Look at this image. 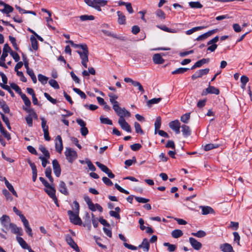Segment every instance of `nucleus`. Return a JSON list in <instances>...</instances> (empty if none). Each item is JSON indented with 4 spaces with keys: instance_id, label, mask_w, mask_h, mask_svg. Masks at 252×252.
Instances as JSON below:
<instances>
[{
    "instance_id": "obj_1",
    "label": "nucleus",
    "mask_w": 252,
    "mask_h": 252,
    "mask_svg": "<svg viewBox=\"0 0 252 252\" xmlns=\"http://www.w3.org/2000/svg\"><path fill=\"white\" fill-rule=\"evenodd\" d=\"M64 154L67 160L70 163H72L77 158V153L70 148H66Z\"/></svg>"
},
{
    "instance_id": "obj_2",
    "label": "nucleus",
    "mask_w": 252,
    "mask_h": 252,
    "mask_svg": "<svg viewBox=\"0 0 252 252\" xmlns=\"http://www.w3.org/2000/svg\"><path fill=\"white\" fill-rule=\"evenodd\" d=\"M114 110L117 115L119 117V120L125 119V117H130V113L126 110L125 108H121L119 106L114 108Z\"/></svg>"
},
{
    "instance_id": "obj_3",
    "label": "nucleus",
    "mask_w": 252,
    "mask_h": 252,
    "mask_svg": "<svg viewBox=\"0 0 252 252\" xmlns=\"http://www.w3.org/2000/svg\"><path fill=\"white\" fill-rule=\"evenodd\" d=\"M67 214L69 216L70 221L75 225H81L82 220L79 217V213L73 212L71 210L67 211Z\"/></svg>"
},
{
    "instance_id": "obj_4",
    "label": "nucleus",
    "mask_w": 252,
    "mask_h": 252,
    "mask_svg": "<svg viewBox=\"0 0 252 252\" xmlns=\"http://www.w3.org/2000/svg\"><path fill=\"white\" fill-rule=\"evenodd\" d=\"M82 51H77L81 59V61L88 62L89 50L87 45L86 44H84V45L82 46Z\"/></svg>"
},
{
    "instance_id": "obj_5",
    "label": "nucleus",
    "mask_w": 252,
    "mask_h": 252,
    "mask_svg": "<svg viewBox=\"0 0 252 252\" xmlns=\"http://www.w3.org/2000/svg\"><path fill=\"white\" fill-rule=\"evenodd\" d=\"M47 189H45V191L48 194V195L53 199L55 203L57 206H59L58 202V199L55 195L56 189L52 186L50 185L49 187H46Z\"/></svg>"
},
{
    "instance_id": "obj_6",
    "label": "nucleus",
    "mask_w": 252,
    "mask_h": 252,
    "mask_svg": "<svg viewBox=\"0 0 252 252\" xmlns=\"http://www.w3.org/2000/svg\"><path fill=\"white\" fill-rule=\"evenodd\" d=\"M0 221L3 227L6 229L8 230V227L12 223L10 222V219L9 216L4 215L0 218Z\"/></svg>"
},
{
    "instance_id": "obj_7",
    "label": "nucleus",
    "mask_w": 252,
    "mask_h": 252,
    "mask_svg": "<svg viewBox=\"0 0 252 252\" xmlns=\"http://www.w3.org/2000/svg\"><path fill=\"white\" fill-rule=\"evenodd\" d=\"M169 126L171 129L174 130L177 134H179L180 132V128L181 124L178 120L171 121L169 123Z\"/></svg>"
},
{
    "instance_id": "obj_8",
    "label": "nucleus",
    "mask_w": 252,
    "mask_h": 252,
    "mask_svg": "<svg viewBox=\"0 0 252 252\" xmlns=\"http://www.w3.org/2000/svg\"><path fill=\"white\" fill-rule=\"evenodd\" d=\"M76 122L80 126H81V128L80 129L81 134L84 136H86L88 134L89 131L88 128L86 127V123L80 119H77Z\"/></svg>"
},
{
    "instance_id": "obj_9",
    "label": "nucleus",
    "mask_w": 252,
    "mask_h": 252,
    "mask_svg": "<svg viewBox=\"0 0 252 252\" xmlns=\"http://www.w3.org/2000/svg\"><path fill=\"white\" fill-rule=\"evenodd\" d=\"M56 151L61 153L63 149V141L60 135H58L55 140Z\"/></svg>"
},
{
    "instance_id": "obj_10",
    "label": "nucleus",
    "mask_w": 252,
    "mask_h": 252,
    "mask_svg": "<svg viewBox=\"0 0 252 252\" xmlns=\"http://www.w3.org/2000/svg\"><path fill=\"white\" fill-rule=\"evenodd\" d=\"M66 241L67 243L75 251H76L77 252H80L79 248L78 247L77 245L74 241V240L70 235H67L66 236Z\"/></svg>"
},
{
    "instance_id": "obj_11",
    "label": "nucleus",
    "mask_w": 252,
    "mask_h": 252,
    "mask_svg": "<svg viewBox=\"0 0 252 252\" xmlns=\"http://www.w3.org/2000/svg\"><path fill=\"white\" fill-rule=\"evenodd\" d=\"M118 124L123 130L126 131L127 132H131V127L125 119L119 120Z\"/></svg>"
},
{
    "instance_id": "obj_12",
    "label": "nucleus",
    "mask_w": 252,
    "mask_h": 252,
    "mask_svg": "<svg viewBox=\"0 0 252 252\" xmlns=\"http://www.w3.org/2000/svg\"><path fill=\"white\" fill-rule=\"evenodd\" d=\"M189 242L192 248L195 250L198 251L202 248V244L192 237L189 238Z\"/></svg>"
},
{
    "instance_id": "obj_13",
    "label": "nucleus",
    "mask_w": 252,
    "mask_h": 252,
    "mask_svg": "<svg viewBox=\"0 0 252 252\" xmlns=\"http://www.w3.org/2000/svg\"><path fill=\"white\" fill-rule=\"evenodd\" d=\"M8 229H10L11 231L14 234L20 236L22 235L23 230L22 228L17 227L14 223H12L10 224Z\"/></svg>"
},
{
    "instance_id": "obj_14",
    "label": "nucleus",
    "mask_w": 252,
    "mask_h": 252,
    "mask_svg": "<svg viewBox=\"0 0 252 252\" xmlns=\"http://www.w3.org/2000/svg\"><path fill=\"white\" fill-rule=\"evenodd\" d=\"M53 170L56 176L59 177L61 175V169L60 165L57 159H54L52 161Z\"/></svg>"
},
{
    "instance_id": "obj_15",
    "label": "nucleus",
    "mask_w": 252,
    "mask_h": 252,
    "mask_svg": "<svg viewBox=\"0 0 252 252\" xmlns=\"http://www.w3.org/2000/svg\"><path fill=\"white\" fill-rule=\"evenodd\" d=\"M217 31H218L217 29L210 31L202 35H199L196 39V40L197 41L203 40L206 39L207 38H208V37H209L210 36H211V35H212L213 34L216 33Z\"/></svg>"
},
{
    "instance_id": "obj_16",
    "label": "nucleus",
    "mask_w": 252,
    "mask_h": 252,
    "mask_svg": "<svg viewBox=\"0 0 252 252\" xmlns=\"http://www.w3.org/2000/svg\"><path fill=\"white\" fill-rule=\"evenodd\" d=\"M11 51V49L7 43H6L4 45V47L3 48V52L2 54L0 57V60L2 61H5V58L8 56V53Z\"/></svg>"
},
{
    "instance_id": "obj_17",
    "label": "nucleus",
    "mask_w": 252,
    "mask_h": 252,
    "mask_svg": "<svg viewBox=\"0 0 252 252\" xmlns=\"http://www.w3.org/2000/svg\"><path fill=\"white\" fill-rule=\"evenodd\" d=\"M220 91L217 88L214 86H209L206 90L205 91H203L202 94H219Z\"/></svg>"
},
{
    "instance_id": "obj_18",
    "label": "nucleus",
    "mask_w": 252,
    "mask_h": 252,
    "mask_svg": "<svg viewBox=\"0 0 252 252\" xmlns=\"http://www.w3.org/2000/svg\"><path fill=\"white\" fill-rule=\"evenodd\" d=\"M108 96L110 97V102L113 104V109H114V108H116L119 106V102L116 100L118 97L117 95L113 94H109Z\"/></svg>"
},
{
    "instance_id": "obj_19",
    "label": "nucleus",
    "mask_w": 252,
    "mask_h": 252,
    "mask_svg": "<svg viewBox=\"0 0 252 252\" xmlns=\"http://www.w3.org/2000/svg\"><path fill=\"white\" fill-rule=\"evenodd\" d=\"M59 190L62 193L65 195H68L69 194L66 185L63 181H60L59 183Z\"/></svg>"
},
{
    "instance_id": "obj_20",
    "label": "nucleus",
    "mask_w": 252,
    "mask_h": 252,
    "mask_svg": "<svg viewBox=\"0 0 252 252\" xmlns=\"http://www.w3.org/2000/svg\"><path fill=\"white\" fill-rule=\"evenodd\" d=\"M220 249L223 252H234L232 247L228 243H225L220 246Z\"/></svg>"
},
{
    "instance_id": "obj_21",
    "label": "nucleus",
    "mask_w": 252,
    "mask_h": 252,
    "mask_svg": "<svg viewBox=\"0 0 252 252\" xmlns=\"http://www.w3.org/2000/svg\"><path fill=\"white\" fill-rule=\"evenodd\" d=\"M139 248H142L145 252H148L150 248L149 242L147 238H144L140 245L138 246Z\"/></svg>"
},
{
    "instance_id": "obj_22",
    "label": "nucleus",
    "mask_w": 252,
    "mask_h": 252,
    "mask_svg": "<svg viewBox=\"0 0 252 252\" xmlns=\"http://www.w3.org/2000/svg\"><path fill=\"white\" fill-rule=\"evenodd\" d=\"M16 239L19 244L24 249H28L30 252V250H32L31 248L28 246L26 241L22 237H17Z\"/></svg>"
},
{
    "instance_id": "obj_23",
    "label": "nucleus",
    "mask_w": 252,
    "mask_h": 252,
    "mask_svg": "<svg viewBox=\"0 0 252 252\" xmlns=\"http://www.w3.org/2000/svg\"><path fill=\"white\" fill-rule=\"evenodd\" d=\"M22 222L25 227L26 232L29 234V236L32 237V230L30 226L28 220L26 218H24V219H23Z\"/></svg>"
},
{
    "instance_id": "obj_24",
    "label": "nucleus",
    "mask_w": 252,
    "mask_h": 252,
    "mask_svg": "<svg viewBox=\"0 0 252 252\" xmlns=\"http://www.w3.org/2000/svg\"><path fill=\"white\" fill-rule=\"evenodd\" d=\"M117 15L118 16V23L120 25H125L126 24V16L123 14V13L120 11H118L117 12Z\"/></svg>"
},
{
    "instance_id": "obj_25",
    "label": "nucleus",
    "mask_w": 252,
    "mask_h": 252,
    "mask_svg": "<svg viewBox=\"0 0 252 252\" xmlns=\"http://www.w3.org/2000/svg\"><path fill=\"white\" fill-rule=\"evenodd\" d=\"M153 60L156 64H162L164 60L162 58L159 54H155L153 55Z\"/></svg>"
},
{
    "instance_id": "obj_26",
    "label": "nucleus",
    "mask_w": 252,
    "mask_h": 252,
    "mask_svg": "<svg viewBox=\"0 0 252 252\" xmlns=\"http://www.w3.org/2000/svg\"><path fill=\"white\" fill-rule=\"evenodd\" d=\"M209 59H203L197 61L191 67V69H194L197 67H201L203 64L209 62Z\"/></svg>"
},
{
    "instance_id": "obj_27",
    "label": "nucleus",
    "mask_w": 252,
    "mask_h": 252,
    "mask_svg": "<svg viewBox=\"0 0 252 252\" xmlns=\"http://www.w3.org/2000/svg\"><path fill=\"white\" fill-rule=\"evenodd\" d=\"M200 208L202 209V214L204 215H206L209 214H213L214 213V210L211 207L209 206H200Z\"/></svg>"
},
{
    "instance_id": "obj_28",
    "label": "nucleus",
    "mask_w": 252,
    "mask_h": 252,
    "mask_svg": "<svg viewBox=\"0 0 252 252\" xmlns=\"http://www.w3.org/2000/svg\"><path fill=\"white\" fill-rule=\"evenodd\" d=\"M30 40L33 50H37L38 49V45L36 38L33 35H32L30 37Z\"/></svg>"
},
{
    "instance_id": "obj_29",
    "label": "nucleus",
    "mask_w": 252,
    "mask_h": 252,
    "mask_svg": "<svg viewBox=\"0 0 252 252\" xmlns=\"http://www.w3.org/2000/svg\"><path fill=\"white\" fill-rule=\"evenodd\" d=\"M93 7L95 6H104L107 3V0H93Z\"/></svg>"
},
{
    "instance_id": "obj_30",
    "label": "nucleus",
    "mask_w": 252,
    "mask_h": 252,
    "mask_svg": "<svg viewBox=\"0 0 252 252\" xmlns=\"http://www.w3.org/2000/svg\"><path fill=\"white\" fill-rule=\"evenodd\" d=\"M182 131L185 136H189L191 133L190 128L189 126L183 125L181 126Z\"/></svg>"
},
{
    "instance_id": "obj_31",
    "label": "nucleus",
    "mask_w": 252,
    "mask_h": 252,
    "mask_svg": "<svg viewBox=\"0 0 252 252\" xmlns=\"http://www.w3.org/2000/svg\"><path fill=\"white\" fill-rule=\"evenodd\" d=\"M189 5L192 8L200 9L203 7L202 4L199 1H190Z\"/></svg>"
},
{
    "instance_id": "obj_32",
    "label": "nucleus",
    "mask_w": 252,
    "mask_h": 252,
    "mask_svg": "<svg viewBox=\"0 0 252 252\" xmlns=\"http://www.w3.org/2000/svg\"><path fill=\"white\" fill-rule=\"evenodd\" d=\"M0 4H3L4 6V8L2 10V12L5 13H9L13 11V8L12 6L4 3V2L0 1Z\"/></svg>"
},
{
    "instance_id": "obj_33",
    "label": "nucleus",
    "mask_w": 252,
    "mask_h": 252,
    "mask_svg": "<svg viewBox=\"0 0 252 252\" xmlns=\"http://www.w3.org/2000/svg\"><path fill=\"white\" fill-rule=\"evenodd\" d=\"M183 235L182 230L180 229H175L172 231L171 233L172 236L174 238H178L181 237Z\"/></svg>"
},
{
    "instance_id": "obj_34",
    "label": "nucleus",
    "mask_w": 252,
    "mask_h": 252,
    "mask_svg": "<svg viewBox=\"0 0 252 252\" xmlns=\"http://www.w3.org/2000/svg\"><path fill=\"white\" fill-rule=\"evenodd\" d=\"M161 126V118L160 117H158L155 123V133H157V131L159 130Z\"/></svg>"
},
{
    "instance_id": "obj_35",
    "label": "nucleus",
    "mask_w": 252,
    "mask_h": 252,
    "mask_svg": "<svg viewBox=\"0 0 252 252\" xmlns=\"http://www.w3.org/2000/svg\"><path fill=\"white\" fill-rule=\"evenodd\" d=\"M205 28H206V27H204V26L196 27L193 28L191 29H190V30L186 31V33L188 35H190V34L193 33L194 32H195L198 30H201Z\"/></svg>"
},
{
    "instance_id": "obj_36",
    "label": "nucleus",
    "mask_w": 252,
    "mask_h": 252,
    "mask_svg": "<svg viewBox=\"0 0 252 252\" xmlns=\"http://www.w3.org/2000/svg\"><path fill=\"white\" fill-rule=\"evenodd\" d=\"M24 109L28 113H30L31 115L32 119H37V115L34 111V110L32 109H30L29 108H24Z\"/></svg>"
},
{
    "instance_id": "obj_37",
    "label": "nucleus",
    "mask_w": 252,
    "mask_h": 252,
    "mask_svg": "<svg viewBox=\"0 0 252 252\" xmlns=\"http://www.w3.org/2000/svg\"><path fill=\"white\" fill-rule=\"evenodd\" d=\"M189 69L188 68H184L181 67L176 69L174 71L172 72V74H183L186 71L189 70Z\"/></svg>"
},
{
    "instance_id": "obj_38",
    "label": "nucleus",
    "mask_w": 252,
    "mask_h": 252,
    "mask_svg": "<svg viewBox=\"0 0 252 252\" xmlns=\"http://www.w3.org/2000/svg\"><path fill=\"white\" fill-rule=\"evenodd\" d=\"M38 79L39 81L43 85L46 84L48 80V77L41 74L38 75Z\"/></svg>"
},
{
    "instance_id": "obj_39",
    "label": "nucleus",
    "mask_w": 252,
    "mask_h": 252,
    "mask_svg": "<svg viewBox=\"0 0 252 252\" xmlns=\"http://www.w3.org/2000/svg\"><path fill=\"white\" fill-rule=\"evenodd\" d=\"M134 87H137L138 88V90L139 92H140L141 93H144L145 91L143 89L142 85L138 81H134L133 82V83L132 84Z\"/></svg>"
},
{
    "instance_id": "obj_40",
    "label": "nucleus",
    "mask_w": 252,
    "mask_h": 252,
    "mask_svg": "<svg viewBox=\"0 0 252 252\" xmlns=\"http://www.w3.org/2000/svg\"><path fill=\"white\" fill-rule=\"evenodd\" d=\"M190 113H187L182 115L181 117V121L185 124L188 123L190 119Z\"/></svg>"
},
{
    "instance_id": "obj_41",
    "label": "nucleus",
    "mask_w": 252,
    "mask_h": 252,
    "mask_svg": "<svg viewBox=\"0 0 252 252\" xmlns=\"http://www.w3.org/2000/svg\"><path fill=\"white\" fill-rule=\"evenodd\" d=\"M161 100V98L160 97L151 99L147 102V105L149 107H151L152 104L158 103Z\"/></svg>"
},
{
    "instance_id": "obj_42",
    "label": "nucleus",
    "mask_w": 252,
    "mask_h": 252,
    "mask_svg": "<svg viewBox=\"0 0 252 252\" xmlns=\"http://www.w3.org/2000/svg\"><path fill=\"white\" fill-rule=\"evenodd\" d=\"M163 246L168 247V251L172 252L175 251L176 246L175 245L171 244L169 243L165 242L163 243Z\"/></svg>"
},
{
    "instance_id": "obj_43",
    "label": "nucleus",
    "mask_w": 252,
    "mask_h": 252,
    "mask_svg": "<svg viewBox=\"0 0 252 252\" xmlns=\"http://www.w3.org/2000/svg\"><path fill=\"white\" fill-rule=\"evenodd\" d=\"M102 32L106 36H110L113 38H117V39H121L120 37H119L118 35L113 33L111 32H109L108 31L102 30Z\"/></svg>"
},
{
    "instance_id": "obj_44",
    "label": "nucleus",
    "mask_w": 252,
    "mask_h": 252,
    "mask_svg": "<svg viewBox=\"0 0 252 252\" xmlns=\"http://www.w3.org/2000/svg\"><path fill=\"white\" fill-rule=\"evenodd\" d=\"M80 19L82 21L94 20V17L93 15H83L79 17Z\"/></svg>"
},
{
    "instance_id": "obj_45",
    "label": "nucleus",
    "mask_w": 252,
    "mask_h": 252,
    "mask_svg": "<svg viewBox=\"0 0 252 252\" xmlns=\"http://www.w3.org/2000/svg\"><path fill=\"white\" fill-rule=\"evenodd\" d=\"M191 235L198 238H202L205 237L206 234V232L203 230H199L197 232L192 233Z\"/></svg>"
},
{
    "instance_id": "obj_46",
    "label": "nucleus",
    "mask_w": 252,
    "mask_h": 252,
    "mask_svg": "<svg viewBox=\"0 0 252 252\" xmlns=\"http://www.w3.org/2000/svg\"><path fill=\"white\" fill-rule=\"evenodd\" d=\"M156 15L157 17L160 18L162 20H164L165 18V13L161 10V9H158L156 12Z\"/></svg>"
},
{
    "instance_id": "obj_47",
    "label": "nucleus",
    "mask_w": 252,
    "mask_h": 252,
    "mask_svg": "<svg viewBox=\"0 0 252 252\" xmlns=\"http://www.w3.org/2000/svg\"><path fill=\"white\" fill-rule=\"evenodd\" d=\"M100 122L103 124L109 125H112L113 124L111 120L107 118H104L102 116H101L100 117Z\"/></svg>"
},
{
    "instance_id": "obj_48",
    "label": "nucleus",
    "mask_w": 252,
    "mask_h": 252,
    "mask_svg": "<svg viewBox=\"0 0 252 252\" xmlns=\"http://www.w3.org/2000/svg\"><path fill=\"white\" fill-rule=\"evenodd\" d=\"M209 71V68H205L204 69L199 70L196 72L197 74L198 77L199 78V77H202L204 75H206V74H208Z\"/></svg>"
},
{
    "instance_id": "obj_49",
    "label": "nucleus",
    "mask_w": 252,
    "mask_h": 252,
    "mask_svg": "<svg viewBox=\"0 0 252 252\" xmlns=\"http://www.w3.org/2000/svg\"><path fill=\"white\" fill-rule=\"evenodd\" d=\"M96 165L104 172L106 173V172L108 171L109 168L105 165L101 163L98 161L95 162Z\"/></svg>"
},
{
    "instance_id": "obj_50",
    "label": "nucleus",
    "mask_w": 252,
    "mask_h": 252,
    "mask_svg": "<svg viewBox=\"0 0 252 252\" xmlns=\"http://www.w3.org/2000/svg\"><path fill=\"white\" fill-rule=\"evenodd\" d=\"M0 106L2 108L4 113H8L9 112V108L4 101H0Z\"/></svg>"
},
{
    "instance_id": "obj_51",
    "label": "nucleus",
    "mask_w": 252,
    "mask_h": 252,
    "mask_svg": "<svg viewBox=\"0 0 252 252\" xmlns=\"http://www.w3.org/2000/svg\"><path fill=\"white\" fill-rule=\"evenodd\" d=\"M39 150L44 154L45 157L47 158H49L50 154L48 151L46 149V148L45 147L41 146L39 147Z\"/></svg>"
},
{
    "instance_id": "obj_52",
    "label": "nucleus",
    "mask_w": 252,
    "mask_h": 252,
    "mask_svg": "<svg viewBox=\"0 0 252 252\" xmlns=\"http://www.w3.org/2000/svg\"><path fill=\"white\" fill-rule=\"evenodd\" d=\"M218 147H219V145H218V144H214L210 143V144H207L204 146V150L206 151H208L211 150L212 149L217 148Z\"/></svg>"
},
{
    "instance_id": "obj_53",
    "label": "nucleus",
    "mask_w": 252,
    "mask_h": 252,
    "mask_svg": "<svg viewBox=\"0 0 252 252\" xmlns=\"http://www.w3.org/2000/svg\"><path fill=\"white\" fill-rule=\"evenodd\" d=\"M8 38H9V40L11 42L14 49L18 51L19 50V48H18L17 44L16 43L15 38L12 36H10V35L9 36Z\"/></svg>"
},
{
    "instance_id": "obj_54",
    "label": "nucleus",
    "mask_w": 252,
    "mask_h": 252,
    "mask_svg": "<svg viewBox=\"0 0 252 252\" xmlns=\"http://www.w3.org/2000/svg\"><path fill=\"white\" fill-rule=\"evenodd\" d=\"M73 90L77 94H78L82 98L85 99L87 97L85 94L81 91L79 89L74 88Z\"/></svg>"
},
{
    "instance_id": "obj_55",
    "label": "nucleus",
    "mask_w": 252,
    "mask_h": 252,
    "mask_svg": "<svg viewBox=\"0 0 252 252\" xmlns=\"http://www.w3.org/2000/svg\"><path fill=\"white\" fill-rule=\"evenodd\" d=\"M41 127L43 132L48 131V126L46 125L47 122L44 118H41Z\"/></svg>"
},
{
    "instance_id": "obj_56",
    "label": "nucleus",
    "mask_w": 252,
    "mask_h": 252,
    "mask_svg": "<svg viewBox=\"0 0 252 252\" xmlns=\"http://www.w3.org/2000/svg\"><path fill=\"white\" fill-rule=\"evenodd\" d=\"M28 115H27L26 118V121L27 125L30 126L32 127V118L30 113H28Z\"/></svg>"
},
{
    "instance_id": "obj_57",
    "label": "nucleus",
    "mask_w": 252,
    "mask_h": 252,
    "mask_svg": "<svg viewBox=\"0 0 252 252\" xmlns=\"http://www.w3.org/2000/svg\"><path fill=\"white\" fill-rule=\"evenodd\" d=\"M49 83L51 86L53 87L54 89H59L60 88L59 85L56 80L54 79H51L49 81Z\"/></svg>"
},
{
    "instance_id": "obj_58",
    "label": "nucleus",
    "mask_w": 252,
    "mask_h": 252,
    "mask_svg": "<svg viewBox=\"0 0 252 252\" xmlns=\"http://www.w3.org/2000/svg\"><path fill=\"white\" fill-rule=\"evenodd\" d=\"M27 72L31 77V79H32L33 82L34 83H36L37 82V79L33 70L32 69H31L30 70H28Z\"/></svg>"
},
{
    "instance_id": "obj_59",
    "label": "nucleus",
    "mask_w": 252,
    "mask_h": 252,
    "mask_svg": "<svg viewBox=\"0 0 252 252\" xmlns=\"http://www.w3.org/2000/svg\"><path fill=\"white\" fill-rule=\"evenodd\" d=\"M134 127L135 129V131L137 133H140L141 134H143L144 132L142 129L140 124L137 122L134 123Z\"/></svg>"
},
{
    "instance_id": "obj_60",
    "label": "nucleus",
    "mask_w": 252,
    "mask_h": 252,
    "mask_svg": "<svg viewBox=\"0 0 252 252\" xmlns=\"http://www.w3.org/2000/svg\"><path fill=\"white\" fill-rule=\"evenodd\" d=\"M86 163L87 164L89 169L92 171H94L96 170L95 166L93 165L90 160L87 159Z\"/></svg>"
},
{
    "instance_id": "obj_61",
    "label": "nucleus",
    "mask_w": 252,
    "mask_h": 252,
    "mask_svg": "<svg viewBox=\"0 0 252 252\" xmlns=\"http://www.w3.org/2000/svg\"><path fill=\"white\" fill-rule=\"evenodd\" d=\"M135 200L139 202V203H146L149 201V199L141 197H137L135 196L134 197Z\"/></svg>"
},
{
    "instance_id": "obj_62",
    "label": "nucleus",
    "mask_w": 252,
    "mask_h": 252,
    "mask_svg": "<svg viewBox=\"0 0 252 252\" xmlns=\"http://www.w3.org/2000/svg\"><path fill=\"white\" fill-rule=\"evenodd\" d=\"M44 95L45 97L53 104H56L57 103V100L53 98L48 93H44Z\"/></svg>"
},
{
    "instance_id": "obj_63",
    "label": "nucleus",
    "mask_w": 252,
    "mask_h": 252,
    "mask_svg": "<svg viewBox=\"0 0 252 252\" xmlns=\"http://www.w3.org/2000/svg\"><path fill=\"white\" fill-rule=\"evenodd\" d=\"M10 54L16 62H18L19 61L20 56H19L17 53L13 52L11 50Z\"/></svg>"
},
{
    "instance_id": "obj_64",
    "label": "nucleus",
    "mask_w": 252,
    "mask_h": 252,
    "mask_svg": "<svg viewBox=\"0 0 252 252\" xmlns=\"http://www.w3.org/2000/svg\"><path fill=\"white\" fill-rule=\"evenodd\" d=\"M130 147L132 151H137L141 148V145L139 143H135L131 145Z\"/></svg>"
}]
</instances>
